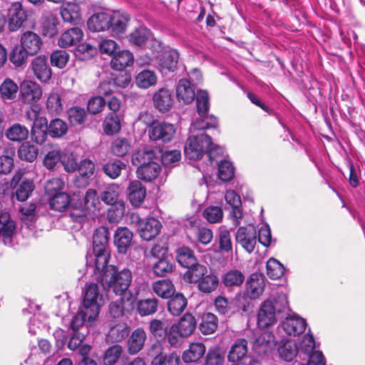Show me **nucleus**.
Segmentation results:
<instances>
[{
  "label": "nucleus",
  "instance_id": "f257e3e1",
  "mask_svg": "<svg viewBox=\"0 0 365 365\" xmlns=\"http://www.w3.org/2000/svg\"><path fill=\"white\" fill-rule=\"evenodd\" d=\"M109 257L107 237L104 233L100 234L97 230L93 235V255L87 258V262H93L91 269L94 272V278L101 282L105 290H110L116 296L129 301L134 297L129 289L133 280L132 272L128 269L118 271L113 266L107 267Z\"/></svg>",
  "mask_w": 365,
  "mask_h": 365
},
{
  "label": "nucleus",
  "instance_id": "f03ea898",
  "mask_svg": "<svg viewBox=\"0 0 365 365\" xmlns=\"http://www.w3.org/2000/svg\"><path fill=\"white\" fill-rule=\"evenodd\" d=\"M222 153L223 148L214 146L211 138L205 133L190 136L185 145V155L188 159L197 160L207 155L211 165L216 156Z\"/></svg>",
  "mask_w": 365,
  "mask_h": 365
},
{
  "label": "nucleus",
  "instance_id": "7ed1b4c3",
  "mask_svg": "<svg viewBox=\"0 0 365 365\" xmlns=\"http://www.w3.org/2000/svg\"><path fill=\"white\" fill-rule=\"evenodd\" d=\"M288 307V299L285 294L280 293L274 299H267L262 303L257 313V326L266 329L277 322V314Z\"/></svg>",
  "mask_w": 365,
  "mask_h": 365
},
{
  "label": "nucleus",
  "instance_id": "20e7f679",
  "mask_svg": "<svg viewBox=\"0 0 365 365\" xmlns=\"http://www.w3.org/2000/svg\"><path fill=\"white\" fill-rule=\"evenodd\" d=\"M196 327V320L190 314H185L178 323L173 324L168 333V341L172 346L178 344L180 338L190 336Z\"/></svg>",
  "mask_w": 365,
  "mask_h": 365
},
{
  "label": "nucleus",
  "instance_id": "39448f33",
  "mask_svg": "<svg viewBox=\"0 0 365 365\" xmlns=\"http://www.w3.org/2000/svg\"><path fill=\"white\" fill-rule=\"evenodd\" d=\"M102 304L103 298L99 293L97 284L94 282L88 284L84 292L82 306L86 314H88L89 318H96Z\"/></svg>",
  "mask_w": 365,
  "mask_h": 365
},
{
  "label": "nucleus",
  "instance_id": "423d86ee",
  "mask_svg": "<svg viewBox=\"0 0 365 365\" xmlns=\"http://www.w3.org/2000/svg\"><path fill=\"white\" fill-rule=\"evenodd\" d=\"M29 19V11L22 4L15 1L7 9V21L9 31L14 32L24 27Z\"/></svg>",
  "mask_w": 365,
  "mask_h": 365
},
{
  "label": "nucleus",
  "instance_id": "0eeeda50",
  "mask_svg": "<svg viewBox=\"0 0 365 365\" xmlns=\"http://www.w3.org/2000/svg\"><path fill=\"white\" fill-rule=\"evenodd\" d=\"M132 222L138 224V232L142 239L149 241L157 237L161 229V223L159 220L150 217L140 220L138 215H131Z\"/></svg>",
  "mask_w": 365,
  "mask_h": 365
},
{
  "label": "nucleus",
  "instance_id": "6e6552de",
  "mask_svg": "<svg viewBox=\"0 0 365 365\" xmlns=\"http://www.w3.org/2000/svg\"><path fill=\"white\" fill-rule=\"evenodd\" d=\"M306 321L297 315H290L287 317L277 327L278 334L283 337L285 334L289 336H295L303 333L306 329Z\"/></svg>",
  "mask_w": 365,
  "mask_h": 365
},
{
  "label": "nucleus",
  "instance_id": "1a4fd4ad",
  "mask_svg": "<svg viewBox=\"0 0 365 365\" xmlns=\"http://www.w3.org/2000/svg\"><path fill=\"white\" fill-rule=\"evenodd\" d=\"M148 133L150 140L153 141L170 142L174 137L175 129L171 123L155 122L149 127Z\"/></svg>",
  "mask_w": 365,
  "mask_h": 365
},
{
  "label": "nucleus",
  "instance_id": "9d476101",
  "mask_svg": "<svg viewBox=\"0 0 365 365\" xmlns=\"http://www.w3.org/2000/svg\"><path fill=\"white\" fill-rule=\"evenodd\" d=\"M16 231V222L11 217L9 212L0 209V238L3 242L10 245Z\"/></svg>",
  "mask_w": 365,
  "mask_h": 365
},
{
  "label": "nucleus",
  "instance_id": "9b49d317",
  "mask_svg": "<svg viewBox=\"0 0 365 365\" xmlns=\"http://www.w3.org/2000/svg\"><path fill=\"white\" fill-rule=\"evenodd\" d=\"M265 278L262 274L255 272L246 282V295L251 299H258L264 292Z\"/></svg>",
  "mask_w": 365,
  "mask_h": 365
},
{
  "label": "nucleus",
  "instance_id": "f8f14e48",
  "mask_svg": "<svg viewBox=\"0 0 365 365\" xmlns=\"http://www.w3.org/2000/svg\"><path fill=\"white\" fill-rule=\"evenodd\" d=\"M236 241L248 253H252L256 246V231L253 226L249 227H240L236 233Z\"/></svg>",
  "mask_w": 365,
  "mask_h": 365
},
{
  "label": "nucleus",
  "instance_id": "ddd939ff",
  "mask_svg": "<svg viewBox=\"0 0 365 365\" xmlns=\"http://www.w3.org/2000/svg\"><path fill=\"white\" fill-rule=\"evenodd\" d=\"M31 68L34 75L42 83L48 82L52 76V71L44 55L35 57L31 63Z\"/></svg>",
  "mask_w": 365,
  "mask_h": 365
},
{
  "label": "nucleus",
  "instance_id": "4468645a",
  "mask_svg": "<svg viewBox=\"0 0 365 365\" xmlns=\"http://www.w3.org/2000/svg\"><path fill=\"white\" fill-rule=\"evenodd\" d=\"M20 93L24 103H36L42 96V90L38 84L32 81H24L20 85Z\"/></svg>",
  "mask_w": 365,
  "mask_h": 365
},
{
  "label": "nucleus",
  "instance_id": "2eb2a0df",
  "mask_svg": "<svg viewBox=\"0 0 365 365\" xmlns=\"http://www.w3.org/2000/svg\"><path fill=\"white\" fill-rule=\"evenodd\" d=\"M21 46L30 56L36 55L43 46L41 36L31 31H27L22 34L20 39Z\"/></svg>",
  "mask_w": 365,
  "mask_h": 365
},
{
  "label": "nucleus",
  "instance_id": "dca6fc26",
  "mask_svg": "<svg viewBox=\"0 0 365 365\" xmlns=\"http://www.w3.org/2000/svg\"><path fill=\"white\" fill-rule=\"evenodd\" d=\"M109 30L114 35H120L126 31L130 16L125 12L113 11L110 14Z\"/></svg>",
  "mask_w": 365,
  "mask_h": 365
},
{
  "label": "nucleus",
  "instance_id": "f3484780",
  "mask_svg": "<svg viewBox=\"0 0 365 365\" xmlns=\"http://www.w3.org/2000/svg\"><path fill=\"white\" fill-rule=\"evenodd\" d=\"M78 175L76 179V184L78 187L88 185L89 179L95 172V164L89 159L82 160L78 165Z\"/></svg>",
  "mask_w": 365,
  "mask_h": 365
},
{
  "label": "nucleus",
  "instance_id": "a211bd4d",
  "mask_svg": "<svg viewBox=\"0 0 365 365\" xmlns=\"http://www.w3.org/2000/svg\"><path fill=\"white\" fill-rule=\"evenodd\" d=\"M253 349L258 354L271 351L276 346V341L274 335L269 331H264L253 341Z\"/></svg>",
  "mask_w": 365,
  "mask_h": 365
},
{
  "label": "nucleus",
  "instance_id": "6ab92c4d",
  "mask_svg": "<svg viewBox=\"0 0 365 365\" xmlns=\"http://www.w3.org/2000/svg\"><path fill=\"white\" fill-rule=\"evenodd\" d=\"M133 237V232L127 227H118L114 235V245L120 253H125L130 246Z\"/></svg>",
  "mask_w": 365,
  "mask_h": 365
},
{
  "label": "nucleus",
  "instance_id": "aec40b11",
  "mask_svg": "<svg viewBox=\"0 0 365 365\" xmlns=\"http://www.w3.org/2000/svg\"><path fill=\"white\" fill-rule=\"evenodd\" d=\"M153 161H160V157L153 149L148 148L138 150L133 154L131 158L133 165L138 168L150 164Z\"/></svg>",
  "mask_w": 365,
  "mask_h": 365
},
{
  "label": "nucleus",
  "instance_id": "412c9836",
  "mask_svg": "<svg viewBox=\"0 0 365 365\" xmlns=\"http://www.w3.org/2000/svg\"><path fill=\"white\" fill-rule=\"evenodd\" d=\"M161 346L158 344L153 345L150 354L155 351L157 355L153 358L151 365H179L180 358L175 353L164 354L161 352Z\"/></svg>",
  "mask_w": 365,
  "mask_h": 365
},
{
  "label": "nucleus",
  "instance_id": "4be33fe9",
  "mask_svg": "<svg viewBox=\"0 0 365 365\" xmlns=\"http://www.w3.org/2000/svg\"><path fill=\"white\" fill-rule=\"evenodd\" d=\"M83 33L77 27L65 31L58 41V45L61 48H67L77 45L83 39Z\"/></svg>",
  "mask_w": 365,
  "mask_h": 365
},
{
  "label": "nucleus",
  "instance_id": "5701e85b",
  "mask_svg": "<svg viewBox=\"0 0 365 365\" xmlns=\"http://www.w3.org/2000/svg\"><path fill=\"white\" fill-rule=\"evenodd\" d=\"M146 338V333L143 328L135 329L131 333L127 342L129 354H135L138 353L143 348Z\"/></svg>",
  "mask_w": 365,
  "mask_h": 365
},
{
  "label": "nucleus",
  "instance_id": "b1692460",
  "mask_svg": "<svg viewBox=\"0 0 365 365\" xmlns=\"http://www.w3.org/2000/svg\"><path fill=\"white\" fill-rule=\"evenodd\" d=\"M110 12H99L91 16L87 22L88 28L92 31L109 30Z\"/></svg>",
  "mask_w": 365,
  "mask_h": 365
},
{
  "label": "nucleus",
  "instance_id": "393cba45",
  "mask_svg": "<svg viewBox=\"0 0 365 365\" xmlns=\"http://www.w3.org/2000/svg\"><path fill=\"white\" fill-rule=\"evenodd\" d=\"M176 96L179 101L191 103L195 96L194 86L186 78L180 79L176 88Z\"/></svg>",
  "mask_w": 365,
  "mask_h": 365
},
{
  "label": "nucleus",
  "instance_id": "a878e982",
  "mask_svg": "<svg viewBox=\"0 0 365 365\" xmlns=\"http://www.w3.org/2000/svg\"><path fill=\"white\" fill-rule=\"evenodd\" d=\"M135 297L130 298L129 301L124 297H119L118 299L113 301L109 306V312L113 318H118L124 315L125 312L133 308Z\"/></svg>",
  "mask_w": 365,
  "mask_h": 365
},
{
  "label": "nucleus",
  "instance_id": "bb28decb",
  "mask_svg": "<svg viewBox=\"0 0 365 365\" xmlns=\"http://www.w3.org/2000/svg\"><path fill=\"white\" fill-rule=\"evenodd\" d=\"M205 346L202 343L193 342L182 354V359L185 363H193L199 361L205 354Z\"/></svg>",
  "mask_w": 365,
  "mask_h": 365
},
{
  "label": "nucleus",
  "instance_id": "cd10ccee",
  "mask_svg": "<svg viewBox=\"0 0 365 365\" xmlns=\"http://www.w3.org/2000/svg\"><path fill=\"white\" fill-rule=\"evenodd\" d=\"M153 102L160 111L165 112L172 107L174 101L168 90L161 88L154 94Z\"/></svg>",
  "mask_w": 365,
  "mask_h": 365
},
{
  "label": "nucleus",
  "instance_id": "c85d7f7f",
  "mask_svg": "<svg viewBox=\"0 0 365 365\" xmlns=\"http://www.w3.org/2000/svg\"><path fill=\"white\" fill-rule=\"evenodd\" d=\"M175 258L179 264L185 268L193 266L197 262L193 251L186 246L180 247L175 250Z\"/></svg>",
  "mask_w": 365,
  "mask_h": 365
},
{
  "label": "nucleus",
  "instance_id": "c756f323",
  "mask_svg": "<svg viewBox=\"0 0 365 365\" xmlns=\"http://www.w3.org/2000/svg\"><path fill=\"white\" fill-rule=\"evenodd\" d=\"M61 16L65 22L77 24L81 20V9L77 4H67L61 8Z\"/></svg>",
  "mask_w": 365,
  "mask_h": 365
},
{
  "label": "nucleus",
  "instance_id": "7c9ffc66",
  "mask_svg": "<svg viewBox=\"0 0 365 365\" xmlns=\"http://www.w3.org/2000/svg\"><path fill=\"white\" fill-rule=\"evenodd\" d=\"M128 198L132 205L141 204L146 195L145 188L138 180L130 182Z\"/></svg>",
  "mask_w": 365,
  "mask_h": 365
},
{
  "label": "nucleus",
  "instance_id": "2f4dec72",
  "mask_svg": "<svg viewBox=\"0 0 365 365\" xmlns=\"http://www.w3.org/2000/svg\"><path fill=\"white\" fill-rule=\"evenodd\" d=\"M179 53L175 49L165 51L159 57V65L162 69L174 71L178 62Z\"/></svg>",
  "mask_w": 365,
  "mask_h": 365
},
{
  "label": "nucleus",
  "instance_id": "473e14b6",
  "mask_svg": "<svg viewBox=\"0 0 365 365\" xmlns=\"http://www.w3.org/2000/svg\"><path fill=\"white\" fill-rule=\"evenodd\" d=\"M160 161H153L151 163L138 168V177L145 181H151L156 178L160 172Z\"/></svg>",
  "mask_w": 365,
  "mask_h": 365
},
{
  "label": "nucleus",
  "instance_id": "72a5a7b5",
  "mask_svg": "<svg viewBox=\"0 0 365 365\" xmlns=\"http://www.w3.org/2000/svg\"><path fill=\"white\" fill-rule=\"evenodd\" d=\"M101 200L107 205H124V202L119 197V187L116 185L108 186L101 194Z\"/></svg>",
  "mask_w": 365,
  "mask_h": 365
},
{
  "label": "nucleus",
  "instance_id": "f704fd0d",
  "mask_svg": "<svg viewBox=\"0 0 365 365\" xmlns=\"http://www.w3.org/2000/svg\"><path fill=\"white\" fill-rule=\"evenodd\" d=\"M133 63V56L128 51L123 50L113 57L110 64L113 68L121 71Z\"/></svg>",
  "mask_w": 365,
  "mask_h": 365
},
{
  "label": "nucleus",
  "instance_id": "c9c22d12",
  "mask_svg": "<svg viewBox=\"0 0 365 365\" xmlns=\"http://www.w3.org/2000/svg\"><path fill=\"white\" fill-rule=\"evenodd\" d=\"M187 270L183 275V279L190 283H199L205 274L207 273V267L198 264L197 262L195 265L187 267Z\"/></svg>",
  "mask_w": 365,
  "mask_h": 365
},
{
  "label": "nucleus",
  "instance_id": "e433bc0d",
  "mask_svg": "<svg viewBox=\"0 0 365 365\" xmlns=\"http://www.w3.org/2000/svg\"><path fill=\"white\" fill-rule=\"evenodd\" d=\"M157 75L151 70L144 69L135 76V83L140 88H148L157 83Z\"/></svg>",
  "mask_w": 365,
  "mask_h": 365
},
{
  "label": "nucleus",
  "instance_id": "4c0bfd02",
  "mask_svg": "<svg viewBox=\"0 0 365 365\" xmlns=\"http://www.w3.org/2000/svg\"><path fill=\"white\" fill-rule=\"evenodd\" d=\"M152 287L158 296L165 299L172 297L175 292V287L168 279L158 280L153 284Z\"/></svg>",
  "mask_w": 365,
  "mask_h": 365
},
{
  "label": "nucleus",
  "instance_id": "58836bf2",
  "mask_svg": "<svg viewBox=\"0 0 365 365\" xmlns=\"http://www.w3.org/2000/svg\"><path fill=\"white\" fill-rule=\"evenodd\" d=\"M244 280L245 275L237 269H230L222 276V282L226 287H240Z\"/></svg>",
  "mask_w": 365,
  "mask_h": 365
},
{
  "label": "nucleus",
  "instance_id": "ea45409f",
  "mask_svg": "<svg viewBox=\"0 0 365 365\" xmlns=\"http://www.w3.org/2000/svg\"><path fill=\"white\" fill-rule=\"evenodd\" d=\"M218 120L215 116L207 114L198 115L191 124V130H206L217 126Z\"/></svg>",
  "mask_w": 365,
  "mask_h": 365
},
{
  "label": "nucleus",
  "instance_id": "a19ab883",
  "mask_svg": "<svg viewBox=\"0 0 365 365\" xmlns=\"http://www.w3.org/2000/svg\"><path fill=\"white\" fill-rule=\"evenodd\" d=\"M151 33L145 26H139L128 36V41L137 46H142L150 38Z\"/></svg>",
  "mask_w": 365,
  "mask_h": 365
},
{
  "label": "nucleus",
  "instance_id": "79ce46f5",
  "mask_svg": "<svg viewBox=\"0 0 365 365\" xmlns=\"http://www.w3.org/2000/svg\"><path fill=\"white\" fill-rule=\"evenodd\" d=\"M46 106L51 115H60L63 110L61 95L56 91H52L48 95Z\"/></svg>",
  "mask_w": 365,
  "mask_h": 365
},
{
  "label": "nucleus",
  "instance_id": "37998d69",
  "mask_svg": "<svg viewBox=\"0 0 365 365\" xmlns=\"http://www.w3.org/2000/svg\"><path fill=\"white\" fill-rule=\"evenodd\" d=\"M298 349L292 340L282 341L278 347L279 356L287 361H292L297 354Z\"/></svg>",
  "mask_w": 365,
  "mask_h": 365
},
{
  "label": "nucleus",
  "instance_id": "c03bdc74",
  "mask_svg": "<svg viewBox=\"0 0 365 365\" xmlns=\"http://www.w3.org/2000/svg\"><path fill=\"white\" fill-rule=\"evenodd\" d=\"M58 19L56 16L51 12L43 14L41 20V26L45 35L53 36L57 31Z\"/></svg>",
  "mask_w": 365,
  "mask_h": 365
},
{
  "label": "nucleus",
  "instance_id": "a18cd8bd",
  "mask_svg": "<svg viewBox=\"0 0 365 365\" xmlns=\"http://www.w3.org/2000/svg\"><path fill=\"white\" fill-rule=\"evenodd\" d=\"M26 117L29 120L33 121L31 129H48L47 119L39 115V109L37 106L33 105L26 111Z\"/></svg>",
  "mask_w": 365,
  "mask_h": 365
},
{
  "label": "nucleus",
  "instance_id": "49530a36",
  "mask_svg": "<svg viewBox=\"0 0 365 365\" xmlns=\"http://www.w3.org/2000/svg\"><path fill=\"white\" fill-rule=\"evenodd\" d=\"M219 285V278L214 273L205 274L198 283V289L204 293H210L215 291Z\"/></svg>",
  "mask_w": 365,
  "mask_h": 365
},
{
  "label": "nucleus",
  "instance_id": "de8ad7c7",
  "mask_svg": "<svg viewBox=\"0 0 365 365\" xmlns=\"http://www.w3.org/2000/svg\"><path fill=\"white\" fill-rule=\"evenodd\" d=\"M217 327V319L215 314L205 313L202 316L199 329L203 334L207 335L214 333Z\"/></svg>",
  "mask_w": 365,
  "mask_h": 365
},
{
  "label": "nucleus",
  "instance_id": "09e8293b",
  "mask_svg": "<svg viewBox=\"0 0 365 365\" xmlns=\"http://www.w3.org/2000/svg\"><path fill=\"white\" fill-rule=\"evenodd\" d=\"M34 189V185L32 180L29 179L23 180L16 187L15 195L13 196L16 197L19 202L26 201Z\"/></svg>",
  "mask_w": 365,
  "mask_h": 365
},
{
  "label": "nucleus",
  "instance_id": "8fccbe9b",
  "mask_svg": "<svg viewBox=\"0 0 365 365\" xmlns=\"http://www.w3.org/2000/svg\"><path fill=\"white\" fill-rule=\"evenodd\" d=\"M187 304V299L182 294H176L168 301V310L173 315L178 316L186 308Z\"/></svg>",
  "mask_w": 365,
  "mask_h": 365
},
{
  "label": "nucleus",
  "instance_id": "3c124183",
  "mask_svg": "<svg viewBox=\"0 0 365 365\" xmlns=\"http://www.w3.org/2000/svg\"><path fill=\"white\" fill-rule=\"evenodd\" d=\"M6 135L11 141L21 142L28 138L29 130L25 126L16 123L6 130Z\"/></svg>",
  "mask_w": 365,
  "mask_h": 365
},
{
  "label": "nucleus",
  "instance_id": "603ef678",
  "mask_svg": "<svg viewBox=\"0 0 365 365\" xmlns=\"http://www.w3.org/2000/svg\"><path fill=\"white\" fill-rule=\"evenodd\" d=\"M247 343L242 340L235 343L229 352L228 359L232 362L240 361L247 354Z\"/></svg>",
  "mask_w": 365,
  "mask_h": 365
},
{
  "label": "nucleus",
  "instance_id": "864d4df0",
  "mask_svg": "<svg viewBox=\"0 0 365 365\" xmlns=\"http://www.w3.org/2000/svg\"><path fill=\"white\" fill-rule=\"evenodd\" d=\"M131 148L130 142L125 138H118L112 143L110 150L113 155L123 157L127 155Z\"/></svg>",
  "mask_w": 365,
  "mask_h": 365
},
{
  "label": "nucleus",
  "instance_id": "5fc2aeb1",
  "mask_svg": "<svg viewBox=\"0 0 365 365\" xmlns=\"http://www.w3.org/2000/svg\"><path fill=\"white\" fill-rule=\"evenodd\" d=\"M19 87L10 78L5 79L0 86V95L3 100H12L16 97Z\"/></svg>",
  "mask_w": 365,
  "mask_h": 365
},
{
  "label": "nucleus",
  "instance_id": "6e6d98bb",
  "mask_svg": "<svg viewBox=\"0 0 365 365\" xmlns=\"http://www.w3.org/2000/svg\"><path fill=\"white\" fill-rule=\"evenodd\" d=\"M68 130L67 123L59 118L52 120L48 127V133L53 138H60Z\"/></svg>",
  "mask_w": 365,
  "mask_h": 365
},
{
  "label": "nucleus",
  "instance_id": "4d7b16f0",
  "mask_svg": "<svg viewBox=\"0 0 365 365\" xmlns=\"http://www.w3.org/2000/svg\"><path fill=\"white\" fill-rule=\"evenodd\" d=\"M123 353L121 346L115 344L106 350L103 356V363L104 365H113L120 359Z\"/></svg>",
  "mask_w": 365,
  "mask_h": 365
},
{
  "label": "nucleus",
  "instance_id": "13d9d810",
  "mask_svg": "<svg viewBox=\"0 0 365 365\" xmlns=\"http://www.w3.org/2000/svg\"><path fill=\"white\" fill-rule=\"evenodd\" d=\"M158 301L155 298L140 300L138 303V311L140 316L154 314L157 311Z\"/></svg>",
  "mask_w": 365,
  "mask_h": 365
},
{
  "label": "nucleus",
  "instance_id": "bf43d9fd",
  "mask_svg": "<svg viewBox=\"0 0 365 365\" xmlns=\"http://www.w3.org/2000/svg\"><path fill=\"white\" fill-rule=\"evenodd\" d=\"M267 274L272 279H278L284 275V267L278 260L270 258L267 262Z\"/></svg>",
  "mask_w": 365,
  "mask_h": 365
},
{
  "label": "nucleus",
  "instance_id": "052dcab7",
  "mask_svg": "<svg viewBox=\"0 0 365 365\" xmlns=\"http://www.w3.org/2000/svg\"><path fill=\"white\" fill-rule=\"evenodd\" d=\"M103 130L107 135H113L120 130V123L117 115L110 113L106 117L103 124Z\"/></svg>",
  "mask_w": 365,
  "mask_h": 365
},
{
  "label": "nucleus",
  "instance_id": "680f3d73",
  "mask_svg": "<svg viewBox=\"0 0 365 365\" xmlns=\"http://www.w3.org/2000/svg\"><path fill=\"white\" fill-rule=\"evenodd\" d=\"M70 215L74 221L83 222L87 220L93 219V214L90 207H70Z\"/></svg>",
  "mask_w": 365,
  "mask_h": 365
},
{
  "label": "nucleus",
  "instance_id": "e2e57ef3",
  "mask_svg": "<svg viewBox=\"0 0 365 365\" xmlns=\"http://www.w3.org/2000/svg\"><path fill=\"white\" fill-rule=\"evenodd\" d=\"M70 58L69 53L64 50H56L53 51L50 56L51 66L63 68L68 63Z\"/></svg>",
  "mask_w": 365,
  "mask_h": 365
},
{
  "label": "nucleus",
  "instance_id": "0e129e2a",
  "mask_svg": "<svg viewBox=\"0 0 365 365\" xmlns=\"http://www.w3.org/2000/svg\"><path fill=\"white\" fill-rule=\"evenodd\" d=\"M38 149L36 146L28 143H23L18 150V155L20 159L28 162H33L37 157Z\"/></svg>",
  "mask_w": 365,
  "mask_h": 365
},
{
  "label": "nucleus",
  "instance_id": "69168bd1",
  "mask_svg": "<svg viewBox=\"0 0 365 365\" xmlns=\"http://www.w3.org/2000/svg\"><path fill=\"white\" fill-rule=\"evenodd\" d=\"M97 53V48L90 43L79 44L75 51L77 58L82 61L90 59Z\"/></svg>",
  "mask_w": 365,
  "mask_h": 365
},
{
  "label": "nucleus",
  "instance_id": "338daca9",
  "mask_svg": "<svg viewBox=\"0 0 365 365\" xmlns=\"http://www.w3.org/2000/svg\"><path fill=\"white\" fill-rule=\"evenodd\" d=\"M27 51L21 46H15L10 53V61L15 66H21L26 62Z\"/></svg>",
  "mask_w": 365,
  "mask_h": 365
},
{
  "label": "nucleus",
  "instance_id": "774afa93",
  "mask_svg": "<svg viewBox=\"0 0 365 365\" xmlns=\"http://www.w3.org/2000/svg\"><path fill=\"white\" fill-rule=\"evenodd\" d=\"M235 173V168L231 162L228 160H220L218 164V176L222 181L230 180Z\"/></svg>",
  "mask_w": 365,
  "mask_h": 365
}]
</instances>
